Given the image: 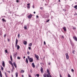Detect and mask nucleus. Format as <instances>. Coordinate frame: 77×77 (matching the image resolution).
I'll return each mask as SVG.
<instances>
[{"label":"nucleus","instance_id":"5fc2aeb1","mask_svg":"<svg viewBox=\"0 0 77 77\" xmlns=\"http://www.w3.org/2000/svg\"><path fill=\"white\" fill-rule=\"evenodd\" d=\"M36 17H37V18H38V17H39L38 16H36Z\"/></svg>","mask_w":77,"mask_h":77},{"label":"nucleus","instance_id":"3c124183","mask_svg":"<svg viewBox=\"0 0 77 77\" xmlns=\"http://www.w3.org/2000/svg\"><path fill=\"white\" fill-rule=\"evenodd\" d=\"M51 63H48V65H51Z\"/></svg>","mask_w":77,"mask_h":77},{"label":"nucleus","instance_id":"b1692460","mask_svg":"<svg viewBox=\"0 0 77 77\" xmlns=\"http://www.w3.org/2000/svg\"><path fill=\"white\" fill-rule=\"evenodd\" d=\"M77 5H76L75 6H74V8H76V9H77Z\"/></svg>","mask_w":77,"mask_h":77},{"label":"nucleus","instance_id":"4be33fe9","mask_svg":"<svg viewBox=\"0 0 77 77\" xmlns=\"http://www.w3.org/2000/svg\"><path fill=\"white\" fill-rule=\"evenodd\" d=\"M27 26H25L24 27V28L25 29L27 30Z\"/></svg>","mask_w":77,"mask_h":77},{"label":"nucleus","instance_id":"e433bc0d","mask_svg":"<svg viewBox=\"0 0 77 77\" xmlns=\"http://www.w3.org/2000/svg\"><path fill=\"white\" fill-rule=\"evenodd\" d=\"M75 27H73V30H74V29H75Z\"/></svg>","mask_w":77,"mask_h":77},{"label":"nucleus","instance_id":"c756f323","mask_svg":"<svg viewBox=\"0 0 77 77\" xmlns=\"http://www.w3.org/2000/svg\"><path fill=\"white\" fill-rule=\"evenodd\" d=\"M3 67H2V66H1V69L3 71Z\"/></svg>","mask_w":77,"mask_h":77},{"label":"nucleus","instance_id":"052dcab7","mask_svg":"<svg viewBox=\"0 0 77 77\" xmlns=\"http://www.w3.org/2000/svg\"><path fill=\"white\" fill-rule=\"evenodd\" d=\"M22 77H24V75H22Z\"/></svg>","mask_w":77,"mask_h":77},{"label":"nucleus","instance_id":"393cba45","mask_svg":"<svg viewBox=\"0 0 77 77\" xmlns=\"http://www.w3.org/2000/svg\"><path fill=\"white\" fill-rule=\"evenodd\" d=\"M2 20L4 22H6V20H5V19H2Z\"/></svg>","mask_w":77,"mask_h":77},{"label":"nucleus","instance_id":"ddd939ff","mask_svg":"<svg viewBox=\"0 0 77 77\" xmlns=\"http://www.w3.org/2000/svg\"><path fill=\"white\" fill-rule=\"evenodd\" d=\"M40 71L41 72H43V68H42V67L41 68Z\"/></svg>","mask_w":77,"mask_h":77},{"label":"nucleus","instance_id":"9b49d317","mask_svg":"<svg viewBox=\"0 0 77 77\" xmlns=\"http://www.w3.org/2000/svg\"><path fill=\"white\" fill-rule=\"evenodd\" d=\"M14 66L16 68H17V65H16V63H15V62H14Z\"/></svg>","mask_w":77,"mask_h":77},{"label":"nucleus","instance_id":"aec40b11","mask_svg":"<svg viewBox=\"0 0 77 77\" xmlns=\"http://www.w3.org/2000/svg\"><path fill=\"white\" fill-rule=\"evenodd\" d=\"M26 62L27 63H28V59L27 58L26 59Z\"/></svg>","mask_w":77,"mask_h":77},{"label":"nucleus","instance_id":"4d7b16f0","mask_svg":"<svg viewBox=\"0 0 77 77\" xmlns=\"http://www.w3.org/2000/svg\"><path fill=\"white\" fill-rule=\"evenodd\" d=\"M62 38H64L63 36H62Z\"/></svg>","mask_w":77,"mask_h":77},{"label":"nucleus","instance_id":"a878e982","mask_svg":"<svg viewBox=\"0 0 77 77\" xmlns=\"http://www.w3.org/2000/svg\"><path fill=\"white\" fill-rule=\"evenodd\" d=\"M36 76H37V77H39V74H36Z\"/></svg>","mask_w":77,"mask_h":77},{"label":"nucleus","instance_id":"9d476101","mask_svg":"<svg viewBox=\"0 0 77 77\" xmlns=\"http://www.w3.org/2000/svg\"><path fill=\"white\" fill-rule=\"evenodd\" d=\"M32 17V14H30L28 16V18H31Z\"/></svg>","mask_w":77,"mask_h":77},{"label":"nucleus","instance_id":"09e8293b","mask_svg":"<svg viewBox=\"0 0 77 77\" xmlns=\"http://www.w3.org/2000/svg\"><path fill=\"white\" fill-rule=\"evenodd\" d=\"M29 77H32V76H31L30 75H29Z\"/></svg>","mask_w":77,"mask_h":77},{"label":"nucleus","instance_id":"de8ad7c7","mask_svg":"<svg viewBox=\"0 0 77 77\" xmlns=\"http://www.w3.org/2000/svg\"><path fill=\"white\" fill-rule=\"evenodd\" d=\"M49 21H50V20H48L46 21V22H47V23H48V22Z\"/></svg>","mask_w":77,"mask_h":77},{"label":"nucleus","instance_id":"e2e57ef3","mask_svg":"<svg viewBox=\"0 0 77 77\" xmlns=\"http://www.w3.org/2000/svg\"><path fill=\"white\" fill-rule=\"evenodd\" d=\"M60 77H62V76L60 75Z\"/></svg>","mask_w":77,"mask_h":77},{"label":"nucleus","instance_id":"39448f33","mask_svg":"<svg viewBox=\"0 0 77 77\" xmlns=\"http://www.w3.org/2000/svg\"><path fill=\"white\" fill-rule=\"evenodd\" d=\"M73 38L74 39L75 41H77V37L75 36H74L73 37Z\"/></svg>","mask_w":77,"mask_h":77},{"label":"nucleus","instance_id":"c9c22d12","mask_svg":"<svg viewBox=\"0 0 77 77\" xmlns=\"http://www.w3.org/2000/svg\"><path fill=\"white\" fill-rule=\"evenodd\" d=\"M12 68L13 69H14V66L13 65H12Z\"/></svg>","mask_w":77,"mask_h":77},{"label":"nucleus","instance_id":"8fccbe9b","mask_svg":"<svg viewBox=\"0 0 77 77\" xmlns=\"http://www.w3.org/2000/svg\"><path fill=\"white\" fill-rule=\"evenodd\" d=\"M74 15H77V13H76L74 14Z\"/></svg>","mask_w":77,"mask_h":77},{"label":"nucleus","instance_id":"c03bdc74","mask_svg":"<svg viewBox=\"0 0 77 77\" xmlns=\"http://www.w3.org/2000/svg\"><path fill=\"white\" fill-rule=\"evenodd\" d=\"M44 44L45 45L46 44V43H45V42L44 41Z\"/></svg>","mask_w":77,"mask_h":77},{"label":"nucleus","instance_id":"2f4dec72","mask_svg":"<svg viewBox=\"0 0 77 77\" xmlns=\"http://www.w3.org/2000/svg\"><path fill=\"white\" fill-rule=\"evenodd\" d=\"M20 34H19L18 35V38H20Z\"/></svg>","mask_w":77,"mask_h":77},{"label":"nucleus","instance_id":"6e6d98bb","mask_svg":"<svg viewBox=\"0 0 77 77\" xmlns=\"http://www.w3.org/2000/svg\"><path fill=\"white\" fill-rule=\"evenodd\" d=\"M36 13V12L35 11L34 12V14H35Z\"/></svg>","mask_w":77,"mask_h":77},{"label":"nucleus","instance_id":"f03ea898","mask_svg":"<svg viewBox=\"0 0 77 77\" xmlns=\"http://www.w3.org/2000/svg\"><path fill=\"white\" fill-rule=\"evenodd\" d=\"M28 58L30 62H33V59L32 58H30V57L29 56H28Z\"/></svg>","mask_w":77,"mask_h":77},{"label":"nucleus","instance_id":"72a5a7b5","mask_svg":"<svg viewBox=\"0 0 77 77\" xmlns=\"http://www.w3.org/2000/svg\"><path fill=\"white\" fill-rule=\"evenodd\" d=\"M20 59H21V58H20V57H17V59H19V60H20Z\"/></svg>","mask_w":77,"mask_h":77},{"label":"nucleus","instance_id":"412c9836","mask_svg":"<svg viewBox=\"0 0 77 77\" xmlns=\"http://www.w3.org/2000/svg\"><path fill=\"white\" fill-rule=\"evenodd\" d=\"M29 46H30V47H32V43H31L30 44H29Z\"/></svg>","mask_w":77,"mask_h":77},{"label":"nucleus","instance_id":"f257e3e1","mask_svg":"<svg viewBox=\"0 0 77 77\" xmlns=\"http://www.w3.org/2000/svg\"><path fill=\"white\" fill-rule=\"evenodd\" d=\"M47 72L48 73V74L46 75V76L47 77H51V75H50V73L49 72V70L48 69H47Z\"/></svg>","mask_w":77,"mask_h":77},{"label":"nucleus","instance_id":"bf43d9fd","mask_svg":"<svg viewBox=\"0 0 77 77\" xmlns=\"http://www.w3.org/2000/svg\"><path fill=\"white\" fill-rule=\"evenodd\" d=\"M5 76H6V77H8V76H7V75H5Z\"/></svg>","mask_w":77,"mask_h":77},{"label":"nucleus","instance_id":"5701e85b","mask_svg":"<svg viewBox=\"0 0 77 77\" xmlns=\"http://www.w3.org/2000/svg\"><path fill=\"white\" fill-rule=\"evenodd\" d=\"M43 76L44 77H46V74L44 73L43 75Z\"/></svg>","mask_w":77,"mask_h":77},{"label":"nucleus","instance_id":"603ef678","mask_svg":"<svg viewBox=\"0 0 77 77\" xmlns=\"http://www.w3.org/2000/svg\"><path fill=\"white\" fill-rule=\"evenodd\" d=\"M8 41L9 42V41H10V40L9 39H8Z\"/></svg>","mask_w":77,"mask_h":77},{"label":"nucleus","instance_id":"0e129e2a","mask_svg":"<svg viewBox=\"0 0 77 77\" xmlns=\"http://www.w3.org/2000/svg\"><path fill=\"white\" fill-rule=\"evenodd\" d=\"M60 0H59V2H60Z\"/></svg>","mask_w":77,"mask_h":77},{"label":"nucleus","instance_id":"37998d69","mask_svg":"<svg viewBox=\"0 0 77 77\" xmlns=\"http://www.w3.org/2000/svg\"><path fill=\"white\" fill-rule=\"evenodd\" d=\"M30 72L31 73H32V70H30Z\"/></svg>","mask_w":77,"mask_h":77},{"label":"nucleus","instance_id":"680f3d73","mask_svg":"<svg viewBox=\"0 0 77 77\" xmlns=\"http://www.w3.org/2000/svg\"><path fill=\"white\" fill-rule=\"evenodd\" d=\"M42 9V8H40V9Z\"/></svg>","mask_w":77,"mask_h":77},{"label":"nucleus","instance_id":"cd10ccee","mask_svg":"<svg viewBox=\"0 0 77 77\" xmlns=\"http://www.w3.org/2000/svg\"><path fill=\"white\" fill-rule=\"evenodd\" d=\"M68 77H71V75H69V74H68Z\"/></svg>","mask_w":77,"mask_h":77},{"label":"nucleus","instance_id":"49530a36","mask_svg":"<svg viewBox=\"0 0 77 77\" xmlns=\"http://www.w3.org/2000/svg\"><path fill=\"white\" fill-rule=\"evenodd\" d=\"M8 72L9 73H11V71H8Z\"/></svg>","mask_w":77,"mask_h":77},{"label":"nucleus","instance_id":"7ed1b4c3","mask_svg":"<svg viewBox=\"0 0 77 77\" xmlns=\"http://www.w3.org/2000/svg\"><path fill=\"white\" fill-rule=\"evenodd\" d=\"M36 58L37 59V60H39V56L38 55L36 54H34Z\"/></svg>","mask_w":77,"mask_h":77},{"label":"nucleus","instance_id":"58836bf2","mask_svg":"<svg viewBox=\"0 0 77 77\" xmlns=\"http://www.w3.org/2000/svg\"><path fill=\"white\" fill-rule=\"evenodd\" d=\"M6 34H5V35H4V37H6Z\"/></svg>","mask_w":77,"mask_h":77},{"label":"nucleus","instance_id":"13d9d810","mask_svg":"<svg viewBox=\"0 0 77 77\" xmlns=\"http://www.w3.org/2000/svg\"><path fill=\"white\" fill-rule=\"evenodd\" d=\"M23 58L24 59H25V58H26V57H24Z\"/></svg>","mask_w":77,"mask_h":77},{"label":"nucleus","instance_id":"1a4fd4ad","mask_svg":"<svg viewBox=\"0 0 77 77\" xmlns=\"http://www.w3.org/2000/svg\"><path fill=\"white\" fill-rule=\"evenodd\" d=\"M32 67H33V68H35V64H34V63H32Z\"/></svg>","mask_w":77,"mask_h":77},{"label":"nucleus","instance_id":"6ab92c4d","mask_svg":"<svg viewBox=\"0 0 77 77\" xmlns=\"http://www.w3.org/2000/svg\"><path fill=\"white\" fill-rule=\"evenodd\" d=\"M16 77H18V73L16 72L15 73Z\"/></svg>","mask_w":77,"mask_h":77},{"label":"nucleus","instance_id":"4468645a","mask_svg":"<svg viewBox=\"0 0 77 77\" xmlns=\"http://www.w3.org/2000/svg\"><path fill=\"white\" fill-rule=\"evenodd\" d=\"M23 44H24V45H26L27 44V42L25 41L24 42H23Z\"/></svg>","mask_w":77,"mask_h":77},{"label":"nucleus","instance_id":"4c0bfd02","mask_svg":"<svg viewBox=\"0 0 77 77\" xmlns=\"http://www.w3.org/2000/svg\"><path fill=\"white\" fill-rule=\"evenodd\" d=\"M16 2H17V3H18V2H19V1H18V0H17Z\"/></svg>","mask_w":77,"mask_h":77},{"label":"nucleus","instance_id":"c85d7f7f","mask_svg":"<svg viewBox=\"0 0 77 77\" xmlns=\"http://www.w3.org/2000/svg\"><path fill=\"white\" fill-rule=\"evenodd\" d=\"M6 53H8V50H6L5 51Z\"/></svg>","mask_w":77,"mask_h":77},{"label":"nucleus","instance_id":"338daca9","mask_svg":"<svg viewBox=\"0 0 77 77\" xmlns=\"http://www.w3.org/2000/svg\"><path fill=\"white\" fill-rule=\"evenodd\" d=\"M70 0V1H71V0Z\"/></svg>","mask_w":77,"mask_h":77},{"label":"nucleus","instance_id":"bb28decb","mask_svg":"<svg viewBox=\"0 0 77 77\" xmlns=\"http://www.w3.org/2000/svg\"><path fill=\"white\" fill-rule=\"evenodd\" d=\"M10 58L11 60V61H12V55H11Z\"/></svg>","mask_w":77,"mask_h":77},{"label":"nucleus","instance_id":"dca6fc26","mask_svg":"<svg viewBox=\"0 0 77 77\" xmlns=\"http://www.w3.org/2000/svg\"><path fill=\"white\" fill-rule=\"evenodd\" d=\"M9 63H10V64H11V65H13V64H12V62L10 61H9Z\"/></svg>","mask_w":77,"mask_h":77},{"label":"nucleus","instance_id":"20e7f679","mask_svg":"<svg viewBox=\"0 0 77 77\" xmlns=\"http://www.w3.org/2000/svg\"><path fill=\"white\" fill-rule=\"evenodd\" d=\"M66 57L67 59H69V56H68V53H66Z\"/></svg>","mask_w":77,"mask_h":77},{"label":"nucleus","instance_id":"f8f14e48","mask_svg":"<svg viewBox=\"0 0 77 77\" xmlns=\"http://www.w3.org/2000/svg\"><path fill=\"white\" fill-rule=\"evenodd\" d=\"M17 50H19V49H20V46H19V45H17Z\"/></svg>","mask_w":77,"mask_h":77},{"label":"nucleus","instance_id":"864d4df0","mask_svg":"<svg viewBox=\"0 0 77 77\" xmlns=\"http://www.w3.org/2000/svg\"><path fill=\"white\" fill-rule=\"evenodd\" d=\"M32 7H33V8H35V7H34V5H33Z\"/></svg>","mask_w":77,"mask_h":77},{"label":"nucleus","instance_id":"79ce46f5","mask_svg":"<svg viewBox=\"0 0 77 77\" xmlns=\"http://www.w3.org/2000/svg\"><path fill=\"white\" fill-rule=\"evenodd\" d=\"M27 6H29V5H30V3H29V4H27Z\"/></svg>","mask_w":77,"mask_h":77},{"label":"nucleus","instance_id":"774afa93","mask_svg":"<svg viewBox=\"0 0 77 77\" xmlns=\"http://www.w3.org/2000/svg\"><path fill=\"white\" fill-rule=\"evenodd\" d=\"M45 5H46V4H45Z\"/></svg>","mask_w":77,"mask_h":77},{"label":"nucleus","instance_id":"a18cd8bd","mask_svg":"<svg viewBox=\"0 0 77 77\" xmlns=\"http://www.w3.org/2000/svg\"><path fill=\"white\" fill-rule=\"evenodd\" d=\"M5 76L7 75L6 74V72L5 73Z\"/></svg>","mask_w":77,"mask_h":77},{"label":"nucleus","instance_id":"f704fd0d","mask_svg":"<svg viewBox=\"0 0 77 77\" xmlns=\"http://www.w3.org/2000/svg\"><path fill=\"white\" fill-rule=\"evenodd\" d=\"M71 71L72 72H74V69H72Z\"/></svg>","mask_w":77,"mask_h":77},{"label":"nucleus","instance_id":"423d86ee","mask_svg":"<svg viewBox=\"0 0 77 77\" xmlns=\"http://www.w3.org/2000/svg\"><path fill=\"white\" fill-rule=\"evenodd\" d=\"M18 44V40L16 39V47H17V44Z\"/></svg>","mask_w":77,"mask_h":77},{"label":"nucleus","instance_id":"f3484780","mask_svg":"<svg viewBox=\"0 0 77 77\" xmlns=\"http://www.w3.org/2000/svg\"><path fill=\"white\" fill-rule=\"evenodd\" d=\"M14 57H17V52L16 53V54H14Z\"/></svg>","mask_w":77,"mask_h":77},{"label":"nucleus","instance_id":"473e14b6","mask_svg":"<svg viewBox=\"0 0 77 77\" xmlns=\"http://www.w3.org/2000/svg\"><path fill=\"white\" fill-rule=\"evenodd\" d=\"M75 52V51H73L72 53H73V54H74Z\"/></svg>","mask_w":77,"mask_h":77},{"label":"nucleus","instance_id":"0eeeda50","mask_svg":"<svg viewBox=\"0 0 77 77\" xmlns=\"http://www.w3.org/2000/svg\"><path fill=\"white\" fill-rule=\"evenodd\" d=\"M2 65L3 66V67H5V61H2Z\"/></svg>","mask_w":77,"mask_h":77},{"label":"nucleus","instance_id":"ea45409f","mask_svg":"<svg viewBox=\"0 0 77 77\" xmlns=\"http://www.w3.org/2000/svg\"><path fill=\"white\" fill-rule=\"evenodd\" d=\"M28 48L29 50H30V49H31V48L30 47H29Z\"/></svg>","mask_w":77,"mask_h":77},{"label":"nucleus","instance_id":"6e6552de","mask_svg":"<svg viewBox=\"0 0 77 77\" xmlns=\"http://www.w3.org/2000/svg\"><path fill=\"white\" fill-rule=\"evenodd\" d=\"M63 29L65 32H66V27H63Z\"/></svg>","mask_w":77,"mask_h":77},{"label":"nucleus","instance_id":"7c9ffc66","mask_svg":"<svg viewBox=\"0 0 77 77\" xmlns=\"http://www.w3.org/2000/svg\"><path fill=\"white\" fill-rule=\"evenodd\" d=\"M27 54H28V55H29V54L30 53H29V51H28L27 52Z\"/></svg>","mask_w":77,"mask_h":77},{"label":"nucleus","instance_id":"69168bd1","mask_svg":"<svg viewBox=\"0 0 77 77\" xmlns=\"http://www.w3.org/2000/svg\"><path fill=\"white\" fill-rule=\"evenodd\" d=\"M12 77H14V76H13V75H12Z\"/></svg>","mask_w":77,"mask_h":77},{"label":"nucleus","instance_id":"2eb2a0df","mask_svg":"<svg viewBox=\"0 0 77 77\" xmlns=\"http://www.w3.org/2000/svg\"><path fill=\"white\" fill-rule=\"evenodd\" d=\"M0 76L1 77H2V73L1 71H0Z\"/></svg>","mask_w":77,"mask_h":77},{"label":"nucleus","instance_id":"a19ab883","mask_svg":"<svg viewBox=\"0 0 77 77\" xmlns=\"http://www.w3.org/2000/svg\"><path fill=\"white\" fill-rule=\"evenodd\" d=\"M28 8H30V6H28Z\"/></svg>","mask_w":77,"mask_h":77},{"label":"nucleus","instance_id":"a211bd4d","mask_svg":"<svg viewBox=\"0 0 77 77\" xmlns=\"http://www.w3.org/2000/svg\"><path fill=\"white\" fill-rule=\"evenodd\" d=\"M21 72L22 73H23L24 72V70H21Z\"/></svg>","mask_w":77,"mask_h":77}]
</instances>
